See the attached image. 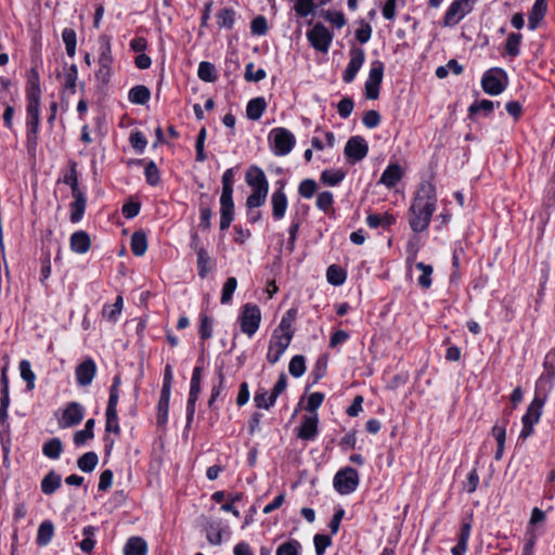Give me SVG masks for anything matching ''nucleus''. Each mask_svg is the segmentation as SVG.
<instances>
[{
	"instance_id": "f257e3e1",
	"label": "nucleus",
	"mask_w": 555,
	"mask_h": 555,
	"mask_svg": "<svg viewBox=\"0 0 555 555\" xmlns=\"http://www.w3.org/2000/svg\"><path fill=\"white\" fill-rule=\"evenodd\" d=\"M436 203L435 185L427 181L421 183L409 210V223L414 232H423L428 228L431 216L436 210Z\"/></svg>"
},
{
	"instance_id": "f03ea898",
	"label": "nucleus",
	"mask_w": 555,
	"mask_h": 555,
	"mask_svg": "<svg viewBox=\"0 0 555 555\" xmlns=\"http://www.w3.org/2000/svg\"><path fill=\"white\" fill-rule=\"evenodd\" d=\"M545 403V400L542 397H534L531 403L529 404L526 414L522 416V429L520 431L519 438L527 439L529 436L533 434V426L537 424L541 417L542 409Z\"/></svg>"
},
{
	"instance_id": "7ed1b4c3",
	"label": "nucleus",
	"mask_w": 555,
	"mask_h": 555,
	"mask_svg": "<svg viewBox=\"0 0 555 555\" xmlns=\"http://www.w3.org/2000/svg\"><path fill=\"white\" fill-rule=\"evenodd\" d=\"M238 320L242 332L251 337L258 331L261 321L259 307L254 304H245Z\"/></svg>"
},
{
	"instance_id": "20e7f679",
	"label": "nucleus",
	"mask_w": 555,
	"mask_h": 555,
	"mask_svg": "<svg viewBox=\"0 0 555 555\" xmlns=\"http://www.w3.org/2000/svg\"><path fill=\"white\" fill-rule=\"evenodd\" d=\"M293 335L294 331H288L281 334L278 333V330L273 332L267 353V360L270 363L274 364L280 360L284 351L289 346Z\"/></svg>"
},
{
	"instance_id": "39448f33",
	"label": "nucleus",
	"mask_w": 555,
	"mask_h": 555,
	"mask_svg": "<svg viewBox=\"0 0 555 555\" xmlns=\"http://www.w3.org/2000/svg\"><path fill=\"white\" fill-rule=\"evenodd\" d=\"M273 141V152L275 155H287L295 145L294 134L285 128H274L269 135Z\"/></svg>"
},
{
	"instance_id": "423d86ee",
	"label": "nucleus",
	"mask_w": 555,
	"mask_h": 555,
	"mask_svg": "<svg viewBox=\"0 0 555 555\" xmlns=\"http://www.w3.org/2000/svg\"><path fill=\"white\" fill-rule=\"evenodd\" d=\"M359 483L358 472L352 467H346L336 473L334 477V488L340 494L353 492Z\"/></svg>"
},
{
	"instance_id": "0eeeda50",
	"label": "nucleus",
	"mask_w": 555,
	"mask_h": 555,
	"mask_svg": "<svg viewBox=\"0 0 555 555\" xmlns=\"http://www.w3.org/2000/svg\"><path fill=\"white\" fill-rule=\"evenodd\" d=\"M474 2L475 0H454L444 14L443 25L447 27L456 25L472 12Z\"/></svg>"
},
{
	"instance_id": "6e6552de",
	"label": "nucleus",
	"mask_w": 555,
	"mask_h": 555,
	"mask_svg": "<svg viewBox=\"0 0 555 555\" xmlns=\"http://www.w3.org/2000/svg\"><path fill=\"white\" fill-rule=\"evenodd\" d=\"M502 78H506V74L501 68H492L483 74L481 86L486 93L490 95H498L505 89Z\"/></svg>"
},
{
	"instance_id": "1a4fd4ad",
	"label": "nucleus",
	"mask_w": 555,
	"mask_h": 555,
	"mask_svg": "<svg viewBox=\"0 0 555 555\" xmlns=\"http://www.w3.org/2000/svg\"><path fill=\"white\" fill-rule=\"evenodd\" d=\"M310 44L320 52H327L333 36L330 30L321 23H318L307 33Z\"/></svg>"
},
{
	"instance_id": "9d476101",
	"label": "nucleus",
	"mask_w": 555,
	"mask_h": 555,
	"mask_svg": "<svg viewBox=\"0 0 555 555\" xmlns=\"http://www.w3.org/2000/svg\"><path fill=\"white\" fill-rule=\"evenodd\" d=\"M367 152H369L367 143L360 135L351 137L347 141L345 149H344V153H345L346 157L351 163L362 160L367 155Z\"/></svg>"
},
{
	"instance_id": "9b49d317",
	"label": "nucleus",
	"mask_w": 555,
	"mask_h": 555,
	"mask_svg": "<svg viewBox=\"0 0 555 555\" xmlns=\"http://www.w3.org/2000/svg\"><path fill=\"white\" fill-rule=\"evenodd\" d=\"M85 416V409L78 402H70L63 411L62 418L59 421L61 428H67L78 425Z\"/></svg>"
},
{
	"instance_id": "f8f14e48",
	"label": "nucleus",
	"mask_w": 555,
	"mask_h": 555,
	"mask_svg": "<svg viewBox=\"0 0 555 555\" xmlns=\"http://www.w3.org/2000/svg\"><path fill=\"white\" fill-rule=\"evenodd\" d=\"M350 53L351 60L348 63L343 76L344 81L347 83L351 82L354 79L356 75L362 67L365 60V53L360 48H353Z\"/></svg>"
},
{
	"instance_id": "ddd939ff",
	"label": "nucleus",
	"mask_w": 555,
	"mask_h": 555,
	"mask_svg": "<svg viewBox=\"0 0 555 555\" xmlns=\"http://www.w3.org/2000/svg\"><path fill=\"white\" fill-rule=\"evenodd\" d=\"M96 373V365L92 359H87L76 367V378L80 386H88L92 383Z\"/></svg>"
},
{
	"instance_id": "4468645a",
	"label": "nucleus",
	"mask_w": 555,
	"mask_h": 555,
	"mask_svg": "<svg viewBox=\"0 0 555 555\" xmlns=\"http://www.w3.org/2000/svg\"><path fill=\"white\" fill-rule=\"evenodd\" d=\"M246 182L253 191H269L268 180L262 169L253 166L246 172Z\"/></svg>"
},
{
	"instance_id": "2eb2a0df",
	"label": "nucleus",
	"mask_w": 555,
	"mask_h": 555,
	"mask_svg": "<svg viewBox=\"0 0 555 555\" xmlns=\"http://www.w3.org/2000/svg\"><path fill=\"white\" fill-rule=\"evenodd\" d=\"M234 217V203L232 195L220 196V229L222 231L229 229Z\"/></svg>"
},
{
	"instance_id": "dca6fc26",
	"label": "nucleus",
	"mask_w": 555,
	"mask_h": 555,
	"mask_svg": "<svg viewBox=\"0 0 555 555\" xmlns=\"http://www.w3.org/2000/svg\"><path fill=\"white\" fill-rule=\"evenodd\" d=\"M318 415L305 416L301 425L298 428V438L302 440H312L318 434Z\"/></svg>"
},
{
	"instance_id": "f3484780",
	"label": "nucleus",
	"mask_w": 555,
	"mask_h": 555,
	"mask_svg": "<svg viewBox=\"0 0 555 555\" xmlns=\"http://www.w3.org/2000/svg\"><path fill=\"white\" fill-rule=\"evenodd\" d=\"M212 197L206 193H202L199 196V212H201V221L199 228L203 230H209L211 227V216L212 211L210 205L212 203Z\"/></svg>"
},
{
	"instance_id": "a211bd4d",
	"label": "nucleus",
	"mask_w": 555,
	"mask_h": 555,
	"mask_svg": "<svg viewBox=\"0 0 555 555\" xmlns=\"http://www.w3.org/2000/svg\"><path fill=\"white\" fill-rule=\"evenodd\" d=\"M91 247V238L89 234L79 230L72 234L70 236V249L77 254H86Z\"/></svg>"
},
{
	"instance_id": "6ab92c4d",
	"label": "nucleus",
	"mask_w": 555,
	"mask_h": 555,
	"mask_svg": "<svg viewBox=\"0 0 555 555\" xmlns=\"http://www.w3.org/2000/svg\"><path fill=\"white\" fill-rule=\"evenodd\" d=\"M271 204L273 218L275 220L282 219L287 208V197L283 191V185L272 194Z\"/></svg>"
},
{
	"instance_id": "aec40b11",
	"label": "nucleus",
	"mask_w": 555,
	"mask_h": 555,
	"mask_svg": "<svg viewBox=\"0 0 555 555\" xmlns=\"http://www.w3.org/2000/svg\"><path fill=\"white\" fill-rule=\"evenodd\" d=\"M74 201L70 203V216L69 219L73 223L79 222L85 214L87 207V197L85 193L72 195Z\"/></svg>"
},
{
	"instance_id": "412c9836",
	"label": "nucleus",
	"mask_w": 555,
	"mask_h": 555,
	"mask_svg": "<svg viewBox=\"0 0 555 555\" xmlns=\"http://www.w3.org/2000/svg\"><path fill=\"white\" fill-rule=\"evenodd\" d=\"M402 178V169L398 164L389 165L379 179V182L388 188H393Z\"/></svg>"
},
{
	"instance_id": "4be33fe9",
	"label": "nucleus",
	"mask_w": 555,
	"mask_h": 555,
	"mask_svg": "<svg viewBox=\"0 0 555 555\" xmlns=\"http://www.w3.org/2000/svg\"><path fill=\"white\" fill-rule=\"evenodd\" d=\"M547 10L546 0H535L530 13L528 26L531 30L535 29L543 20Z\"/></svg>"
},
{
	"instance_id": "5701e85b",
	"label": "nucleus",
	"mask_w": 555,
	"mask_h": 555,
	"mask_svg": "<svg viewBox=\"0 0 555 555\" xmlns=\"http://www.w3.org/2000/svg\"><path fill=\"white\" fill-rule=\"evenodd\" d=\"M61 475L50 470L41 480V491L47 495H51L61 487Z\"/></svg>"
},
{
	"instance_id": "b1692460",
	"label": "nucleus",
	"mask_w": 555,
	"mask_h": 555,
	"mask_svg": "<svg viewBox=\"0 0 555 555\" xmlns=\"http://www.w3.org/2000/svg\"><path fill=\"white\" fill-rule=\"evenodd\" d=\"M130 246L133 255L138 257L143 256L147 249L146 234L141 230L133 232L131 236Z\"/></svg>"
},
{
	"instance_id": "393cba45",
	"label": "nucleus",
	"mask_w": 555,
	"mask_h": 555,
	"mask_svg": "<svg viewBox=\"0 0 555 555\" xmlns=\"http://www.w3.org/2000/svg\"><path fill=\"white\" fill-rule=\"evenodd\" d=\"M554 378L555 376L542 373L535 383L534 397H542V399L546 400L548 392L553 388Z\"/></svg>"
},
{
	"instance_id": "a878e982",
	"label": "nucleus",
	"mask_w": 555,
	"mask_h": 555,
	"mask_svg": "<svg viewBox=\"0 0 555 555\" xmlns=\"http://www.w3.org/2000/svg\"><path fill=\"white\" fill-rule=\"evenodd\" d=\"M199 392H201V383L191 382L188 406H186V423H188V425H190L191 422L193 421L194 413H195V403L198 399Z\"/></svg>"
},
{
	"instance_id": "bb28decb",
	"label": "nucleus",
	"mask_w": 555,
	"mask_h": 555,
	"mask_svg": "<svg viewBox=\"0 0 555 555\" xmlns=\"http://www.w3.org/2000/svg\"><path fill=\"white\" fill-rule=\"evenodd\" d=\"M125 555H146L147 544L140 537L130 538L125 545Z\"/></svg>"
},
{
	"instance_id": "cd10ccee",
	"label": "nucleus",
	"mask_w": 555,
	"mask_h": 555,
	"mask_svg": "<svg viewBox=\"0 0 555 555\" xmlns=\"http://www.w3.org/2000/svg\"><path fill=\"white\" fill-rule=\"evenodd\" d=\"M267 107L266 100L263 98H255L250 100L246 107V115L251 120H258Z\"/></svg>"
},
{
	"instance_id": "c85d7f7f",
	"label": "nucleus",
	"mask_w": 555,
	"mask_h": 555,
	"mask_svg": "<svg viewBox=\"0 0 555 555\" xmlns=\"http://www.w3.org/2000/svg\"><path fill=\"white\" fill-rule=\"evenodd\" d=\"M54 534V526L51 520H44L40 524L37 533V544L47 545L51 542Z\"/></svg>"
},
{
	"instance_id": "c756f323",
	"label": "nucleus",
	"mask_w": 555,
	"mask_h": 555,
	"mask_svg": "<svg viewBox=\"0 0 555 555\" xmlns=\"http://www.w3.org/2000/svg\"><path fill=\"white\" fill-rule=\"evenodd\" d=\"M198 78L205 82H215L218 79L216 66L207 61H203L198 65Z\"/></svg>"
},
{
	"instance_id": "7c9ffc66",
	"label": "nucleus",
	"mask_w": 555,
	"mask_h": 555,
	"mask_svg": "<svg viewBox=\"0 0 555 555\" xmlns=\"http://www.w3.org/2000/svg\"><path fill=\"white\" fill-rule=\"evenodd\" d=\"M151 96V92L145 86H135L130 89L128 99L131 103L134 104H145Z\"/></svg>"
},
{
	"instance_id": "2f4dec72",
	"label": "nucleus",
	"mask_w": 555,
	"mask_h": 555,
	"mask_svg": "<svg viewBox=\"0 0 555 555\" xmlns=\"http://www.w3.org/2000/svg\"><path fill=\"white\" fill-rule=\"evenodd\" d=\"M95 425V421L93 418H89L86 424L85 428L81 430H78L74 434V443L76 446H82L87 440L93 438V428Z\"/></svg>"
},
{
	"instance_id": "473e14b6",
	"label": "nucleus",
	"mask_w": 555,
	"mask_h": 555,
	"mask_svg": "<svg viewBox=\"0 0 555 555\" xmlns=\"http://www.w3.org/2000/svg\"><path fill=\"white\" fill-rule=\"evenodd\" d=\"M98 454L93 451H89L78 459L77 466L85 473H91L98 465Z\"/></svg>"
},
{
	"instance_id": "72a5a7b5",
	"label": "nucleus",
	"mask_w": 555,
	"mask_h": 555,
	"mask_svg": "<svg viewBox=\"0 0 555 555\" xmlns=\"http://www.w3.org/2000/svg\"><path fill=\"white\" fill-rule=\"evenodd\" d=\"M63 451V443L60 438H52L47 441L42 447L43 454L49 457L56 460L60 457Z\"/></svg>"
},
{
	"instance_id": "f704fd0d",
	"label": "nucleus",
	"mask_w": 555,
	"mask_h": 555,
	"mask_svg": "<svg viewBox=\"0 0 555 555\" xmlns=\"http://www.w3.org/2000/svg\"><path fill=\"white\" fill-rule=\"evenodd\" d=\"M206 538L212 545H220L222 543V531L220 524L207 521L205 525Z\"/></svg>"
},
{
	"instance_id": "c9c22d12",
	"label": "nucleus",
	"mask_w": 555,
	"mask_h": 555,
	"mask_svg": "<svg viewBox=\"0 0 555 555\" xmlns=\"http://www.w3.org/2000/svg\"><path fill=\"white\" fill-rule=\"evenodd\" d=\"M169 400H170V393L160 391V398H159L158 405H157V410H158L157 424L159 426L165 425L168 420Z\"/></svg>"
},
{
	"instance_id": "e433bc0d",
	"label": "nucleus",
	"mask_w": 555,
	"mask_h": 555,
	"mask_svg": "<svg viewBox=\"0 0 555 555\" xmlns=\"http://www.w3.org/2000/svg\"><path fill=\"white\" fill-rule=\"evenodd\" d=\"M197 272L198 275L204 279L212 270V260L209 257L207 250H199L197 254Z\"/></svg>"
},
{
	"instance_id": "4c0bfd02",
	"label": "nucleus",
	"mask_w": 555,
	"mask_h": 555,
	"mask_svg": "<svg viewBox=\"0 0 555 555\" xmlns=\"http://www.w3.org/2000/svg\"><path fill=\"white\" fill-rule=\"evenodd\" d=\"M99 65H108L112 66L113 56L109 39L106 36L101 37L100 39V55H99Z\"/></svg>"
},
{
	"instance_id": "58836bf2",
	"label": "nucleus",
	"mask_w": 555,
	"mask_h": 555,
	"mask_svg": "<svg viewBox=\"0 0 555 555\" xmlns=\"http://www.w3.org/2000/svg\"><path fill=\"white\" fill-rule=\"evenodd\" d=\"M216 17L219 27L231 29L234 25L235 12L231 8H224L217 13Z\"/></svg>"
},
{
	"instance_id": "ea45409f",
	"label": "nucleus",
	"mask_w": 555,
	"mask_h": 555,
	"mask_svg": "<svg viewBox=\"0 0 555 555\" xmlns=\"http://www.w3.org/2000/svg\"><path fill=\"white\" fill-rule=\"evenodd\" d=\"M396 221L395 217L391 215L385 214L384 216L371 214L366 218V223L369 227L376 229L380 225L390 227Z\"/></svg>"
},
{
	"instance_id": "a19ab883",
	"label": "nucleus",
	"mask_w": 555,
	"mask_h": 555,
	"mask_svg": "<svg viewBox=\"0 0 555 555\" xmlns=\"http://www.w3.org/2000/svg\"><path fill=\"white\" fill-rule=\"evenodd\" d=\"M326 278L328 283L335 286H339L345 282L346 273L340 267L332 264L327 268Z\"/></svg>"
},
{
	"instance_id": "79ce46f5",
	"label": "nucleus",
	"mask_w": 555,
	"mask_h": 555,
	"mask_svg": "<svg viewBox=\"0 0 555 555\" xmlns=\"http://www.w3.org/2000/svg\"><path fill=\"white\" fill-rule=\"evenodd\" d=\"M384 76V63L380 61H375L372 63V67L369 74V78L366 83L380 86Z\"/></svg>"
},
{
	"instance_id": "37998d69",
	"label": "nucleus",
	"mask_w": 555,
	"mask_h": 555,
	"mask_svg": "<svg viewBox=\"0 0 555 555\" xmlns=\"http://www.w3.org/2000/svg\"><path fill=\"white\" fill-rule=\"evenodd\" d=\"M76 31L73 28H65L62 33V39L65 43L66 53L73 57L76 53Z\"/></svg>"
},
{
	"instance_id": "c03bdc74",
	"label": "nucleus",
	"mask_w": 555,
	"mask_h": 555,
	"mask_svg": "<svg viewBox=\"0 0 555 555\" xmlns=\"http://www.w3.org/2000/svg\"><path fill=\"white\" fill-rule=\"evenodd\" d=\"M82 533L85 539L80 542L79 546L82 552L90 553L95 545V540L93 539L95 528L93 526H87L83 528Z\"/></svg>"
},
{
	"instance_id": "a18cd8bd",
	"label": "nucleus",
	"mask_w": 555,
	"mask_h": 555,
	"mask_svg": "<svg viewBox=\"0 0 555 555\" xmlns=\"http://www.w3.org/2000/svg\"><path fill=\"white\" fill-rule=\"evenodd\" d=\"M20 371H21L22 378L27 384V389L28 390H33L34 387H35V378H36V376L34 374V372L31 371L29 361L22 360L20 362Z\"/></svg>"
},
{
	"instance_id": "49530a36",
	"label": "nucleus",
	"mask_w": 555,
	"mask_h": 555,
	"mask_svg": "<svg viewBox=\"0 0 555 555\" xmlns=\"http://www.w3.org/2000/svg\"><path fill=\"white\" fill-rule=\"evenodd\" d=\"M288 371L294 377H300L306 372V362L304 356L297 354L292 358Z\"/></svg>"
},
{
	"instance_id": "de8ad7c7",
	"label": "nucleus",
	"mask_w": 555,
	"mask_h": 555,
	"mask_svg": "<svg viewBox=\"0 0 555 555\" xmlns=\"http://www.w3.org/2000/svg\"><path fill=\"white\" fill-rule=\"evenodd\" d=\"M416 269L422 271V275L418 278V285L425 289L429 288L431 285L433 267L424 262H417Z\"/></svg>"
},
{
	"instance_id": "09e8293b",
	"label": "nucleus",
	"mask_w": 555,
	"mask_h": 555,
	"mask_svg": "<svg viewBox=\"0 0 555 555\" xmlns=\"http://www.w3.org/2000/svg\"><path fill=\"white\" fill-rule=\"evenodd\" d=\"M122 310V297L117 296L116 301L113 305L104 306L103 315L111 321H116L117 317Z\"/></svg>"
},
{
	"instance_id": "8fccbe9b",
	"label": "nucleus",
	"mask_w": 555,
	"mask_h": 555,
	"mask_svg": "<svg viewBox=\"0 0 555 555\" xmlns=\"http://www.w3.org/2000/svg\"><path fill=\"white\" fill-rule=\"evenodd\" d=\"M345 178V173L341 170H324L321 173V180L327 185H337Z\"/></svg>"
},
{
	"instance_id": "3c124183",
	"label": "nucleus",
	"mask_w": 555,
	"mask_h": 555,
	"mask_svg": "<svg viewBox=\"0 0 555 555\" xmlns=\"http://www.w3.org/2000/svg\"><path fill=\"white\" fill-rule=\"evenodd\" d=\"M334 203L333 194L328 191L321 192L317 198V206L320 210H323L325 214L330 211H334L332 206Z\"/></svg>"
},
{
	"instance_id": "603ef678",
	"label": "nucleus",
	"mask_w": 555,
	"mask_h": 555,
	"mask_svg": "<svg viewBox=\"0 0 555 555\" xmlns=\"http://www.w3.org/2000/svg\"><path fill=\"white\" fill-rule=\"evenodd\" d=\"M255 404L258 409H270L274 405L275 401H272V396L268 397V392L264 389L256 391L254 397Z\"/></svg>"
},
{
	"instance_id": "864d4df0",
	"label": "nucleus",
	"mask_w": 555,
	"mask_h": 555,
	"mask_svg": "<svg viewBox=\"0 0 555 555\" xmlns=\"http://www.w3.org/2000/svg\"><path fill=\"white\" fill-rule=\"evenodd\" d=\"M520 41H521V35L512 33L507 37V40L505 43V50H506L507 54H509L512 56H517L520 52L519 51Z\"/></svg>"
},
{
	"instance_id": "5fc2aeb1",
	"label": "nucleus",
	"mask_w": 555,
	"mask_h": 555,
	"mask_svg": "<svg viewBox=\"0 0 555 555\" xmlns=\"http://www.w3.org/2000/svg\"><path fill=\"white\" fill-rule=\"evenodd\" d=\"M300 547L297 540H289L278 547L276 555H299Z\"/></svg>"
},
{
	"instance_id": "6e6d98bb",
	"label": "nucleus",
	"mask_w": 555,
	"mask_h": 555,
	"mask_svg": "<svg viewBox=\"0 0 555 555\" xmlns=\"http://www.w3.org/2000/svg\"><path fill=\"white\" fill-rule=\"evenodd\" d=\"M237 286L235 278H228L223 284L221 304H229L232 300L233 293Z\"/></svg>"
},
{
	"instance_id": "4d7b16f0",
	"label": "nucleus",
	"mask_w": 555,
	"mask_h": 555,
	"mask_svg": "<svg viewBox=\"0 0 555 555\" xmlns=\"http://www.w3.org/2000/svg\"><path fill=\"white\" fill-rule=\"evenodd\" d=\"M144 173H145L146 182L150 185L154 186L159 183V180H160L159 170L153 160L147 163Z\"/></svg>"
},
{
	"instance_id": "13d9d810",
	"label": "nucleus",
	"mask_w": 555,
	"mask_h": 555,
	"mask_svg": "<svg viewBox=\"0 0 555 555\" xmlns=\"http://www.w3.org/2000/svg\"><path fill=\"white\" fill-rule=\"evenodd\" d=\"M40 96L27 94V118H39Z\"/></svg>"
},
{
	"instance_id": "bf43d9fd",
	"label": "nucleus",
	"mask_w": 555,
	"mask_h": 555,
	"mask_svg": "<svg viewBox=\"0 0 555 555\" xmlns=\"http://www.w3.org/2000/svg\"><path fill=\"white\" fill-rule=\"evenodd\" d=\"M268 192L266 191H253L247 197L246 206L251 209L261 206L267 198Z\"/></svg>"
},
{
	"instance_id": "052dcab7",
	"label": "nucleus",
	"mask_w": 555,
	"mask_h": 555,
	"mask_svg": "<svg viewBox=\"0 0 555 555\" xmlns=\"http://www.w3.org/2000/svg\"><path fill=\"white\" fill-rule=\"evenodd\" d=\"M63 182L70 186L72 195L83 193L78 186V177L75 164L73 165L70 171L64 177Z\"/></svg>"
},
{
	"instance_id": "680f3d73",
	"label": "nucleus",
	"mask_w": 555,
	"mask_h": 555,
	"mask_svg": "<svg viewBox=\"0 0 555 555\" xmlns=\"http://www.w3.org/2000/svg\"><path fill=\"white\" fill-rule=\"evenodd\" d=\"M105 430L107 433L120 434V427L118 424L117 411H106V424Z\"/></svg>"
},
{
	"instance_id": "e2e57ef3",
	"label": "nucleus",
	"mask_w": 555,
	"mask_h": 555,
	"mask_svg": "<svg viewBox=\"0 0 555 555\" xmlns=\"http://www.w3.org/2000/svg\"><path fill=\"white\" fill-rule=\"evenodd\" d=\"M250 29L254 35L262 36L268 31V23L264 16H256L250 24Z\"/></svg>"
},
{
	"instance_id": "0e129e2a",
	"label": "nucleus",
	"mask_w": 555,
	"mask_h": 555,
	"mask_svg": "<svg viewBox=\"0 0 555 555\" xmlns=\"http://www.w3.org/2000/svg\"><path fill=\"white\" fill-rule=\"evenodd\" d=\"M294 9L299 16L306 17L314 10L313 0H297Z\"/></svg>"
},
{
	"instance_id": "69168bd1",
	"label": "nucleus",
	"mask_w": 555,
	"mask_h": 555,
	"mask_svg": "<svg viewBox=\"0 0 555 555\" xmlns=\"http://www.w3.org/2000/svg\"><path fill=\"white\" fill-rule=\"evenodd\" d=\"M493 107H494V103L492 101L481 100L479 102L476 101L475 103H473L469 106L468 111H469L470 116H473L474 114H476L479 111H483L486 113V115H488L493 111Z\"/></svg>"
},
{
	"instance_id": "338daca9",
	"label": "nucleus",
	"mask_w": 555,
	"mask_h": 555,
	"mask_svg": "<svg viewBox=\"0 0 555 555\" xmlns=\"http://www.w3.org/2000/svg\"><path fill=\"white\" fill-rule=\"evenodd\" d=\"M317 191V183L312 179H306L299 184L298 192L305 198H310Z\"/></svg>"
},
{
	"instance_id": "774afa93",
	"label": "nucleus",
	"mask_w": 555,
	"mask_h": 555,
	"mask_svg": "<svg viewBox=\"0 0 555 555\" xmlns=\"http://www.w3.org/2000/svg\"><path fill=\"white\" fill-rule=\"evenodd\" d=\"M313 542L317 555H323L326 547L332 544V539L325 534H315Z\"/></svg>"
}]
</instances>
